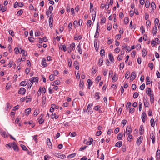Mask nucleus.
Instances as JSON below:
<instances>
[{"mask_svg":"<svg viewBox=\"0 0 160 160\" xmlns=\"http://www.w3.org/2000/svg\"><path fill=\"white\" fill-rule=\"evenodd\" d=\"M155 133L153 131H152L150 134V138L152 140V142L153 144H154L155 142Z\"/></svg>","mask_w":160,"mask_h":160,"instance_id":"obj_1","label":"nucleus"},{"mask_svg":"<svg viewBox=\"0 0 160 160\" xmlns=\"http://www.w3.org/2000/svg\"><path fill=\"white\" fill-rule=\"evenodd\" d=\"M54 155L55 156L61 159H64L65 158L66 156L64 154H61L59 153H55L54 154Z\"/></svg>","mask_w":160,"mask_h":160,"instance_id":"obj_2","label":"nucleus"},{"mask_svg":"<svg viewBox=\"0 0 160 160\" xmlns=\"http://www.w3.org/2000/svg\"><path fill=\"white\" fill-rule=\"evenodd\" d=\"M38 77H32L31 80V82L32 83V84H33V83H35V84H36L38 83Z\"/></svg>","mask_w":160,"mask_h":160,"instance_id":"obj_3","label":"nucleus"},{"mask_svg":"<svg viewBox=\"0 0 160 160\" xmlns=\"http://www.w3.org/2000/svg\"><path fill=\"white\" fill-rule=\"evenodd\" d=\"M53 19L52 17L51 16L50 17L49 19V23L50 27L52 29L53 27Z\"/></svg>","mask_w":160,"mask_h":160,"instance_id":"obj_4","label":"nucleus"},{"mask_svg":"<svg viewBox=\"0 0 160 160\" xmlns=\"http://www.w3.org/2000/svg\"><path fill=\"white\" fill-rule=\"evenodd\" d=\"M142 139L143 138L142 137L140 136L139 137L137 140V144L138 146L140 145L142 141Z\"/></svg>","mask_w":160,"mask_h":160,"instance_id":"obj_5","label":"nucleus"},{"mask_svg":"<svg viewBox=\"0 0 160 160\" xmlns=\"http://www.w3.org/2000/svg\"><path fill=\"white\" fill-rule=\"evenodd\" d=\"M144 132V129L143 125H141L139 128V134L140 135H142Z\"/></svg>","mask_w":160,"mask_h":160,"instance_id":"obj_6","label":"nucleus"},{"mask_svg":"<svg viewBox=\"0 0 160 160\" xmlns=\"http://www.w3.org/2000/svg\"><path fill=\"white\" fill-rule=\"evenodd\" d=\"M90 141H87V140H84V143L86 144L90 145L91 144L92 142H93V140L92 138H89Z\"/></svg>","mask_w":160,"mask_h":160,"instance_id":"obj_7","label":"nucleus"},{"mask_svg":"<svg viewBox=\"0 0 160 160\" xmlns=\"http://www.w3.org/2000/svg\"><path fill=\"white\" fill-rule=\"evenodd\" d=\"M30 99V98L29 96H26V97L21 98V101L23 102L26 100V102H28L29 101Z\"/></svg>","mask_w":160,"mask_h":160,"instance_id":"obj_8","label":"nucleus"},{"mask_svg":"<svg viewBox=\"0 0 160 160\" xmlns=\"http://www.w3.org/2000/svg\"><path fill=\"white\" fill-rule=\"evenodd\" d=\"M26 92V89L23 88H20L18 92V93L21 94H24Z\"/></svg>","mask_w":160,"mask_h":160,"instance_id":"obj_9","label":"nucleus"},{"mask_svg":"<svg viewBox=\"0 0 160 160\" xmlns=\"http://www.w3.org/2000/svg\"><path fill=\"white\" fill-rule=\"evenodd\" d=\"M132 132V128L131 126H128L126 128L127 134L128 135L130 134Z\"/></svg>","mask_w":160,"mask_h":160,"instance_id":"obj_10","label":"nucleus"},{"mask_svg":"<svg viewBox=\"0 0 160 160\" xmlns=\"http://www.w3.org/2000/svg\"><path fill=\"white\" fill-rule=\"evenodd\" d=\"M147 117V115L146 113L145 112H143L142 114V121L144 122L145 121L146 118Z\"/></svg>","mask_w":160,"mask_h":160,"instance_id":"obj_11","label":"nucleus"},{"mask_svg":"<svg viewBox=\"0 0 160 160\" xmlns=\"http://www.w3.org/2000/svg\"><path fill=\"white\" fill-rule=\"evenodd\" d=\"M42 62L41 63L42 65L44 67H46L47 66L48 64L46 62V60L45 58H42Z\"/></svg>","mask_w":160,"mask_h":160,"instance_id":"obj_12","label":"nucleus"},{"mask_svg":"<svg viewBox=\"0 0 160 160\" xmlns=\"http://www.w3.org/2000/svg\"><path fill=\"white\" fill-rule=\"evenodd\" d=\"M47 144L48 146V148H52V144L50 141V139L49 138H48L47 139Z\"/></svg>","mask_w":160,"mask_h":160,"instance_id":"obj_13","label":"nucleus"},{"mask_svg":"<svg viewBox=\"0 0 160 160\" xmlns=\"http://www.w3.org/2000/svg\"><path fill=\"white\" fill-rule=\"evenodd\" d=\"M73 65L75 66V68L76 69L78 70L79 69V67L78 61H75L73 63Z\"/></svg>","mask_w":160,"mask_h":160,"instance_id":"obj_14","label":"nucleus"},{"mask_svg":"<svg viewBox=\"0 0 160 160\" xmlns=\"http://www.w3.org/2000/svg\"><path fill=\"white\" fill-rule=\"evenodd\" d=\"M143 102L144 105L145 106V107H148V105H149V102L148 101V99H146L145 98H143Z\"/></svg>","mask_w":160,"mask_h":160,"instance_id":"obj_15","label":"nucleus"},{"mask_svg":"<svg viewBox=\"0 0 160 160\" xmlns=\"http://www.w3.org/2000/svg\"><path fill=\"white\" fill-rule=\"evenodd\" d=\"M136 76L135 75V73L134 72H133L131 74L130 80L133 81L136 77Z\"/></svg>","mask_w":160,"mask_h":160,"instance_id":"obj_16","label":"nucleus"},{"mask_svg":"<svg viewBox=\"0 0 160 160\" xmlns=\"http://www.w3.org/2000/svg\"><path fill=\"white\" fill-rule=\"evenodd\" d=\"M6 10V8L5 6H3L1 4H0V11L2 12H5Z\"/></svg>","mask_w":160,"mask_h":160,"instance_id":"obj_17","label":"nucleus"},{"mask_svg":"<svg viewBox=\"0 0 160 160\" xmlns=\"http://www.w3.org/2000/svg\"><path fill=\"white\" fill-rule=\"evenodd\" d=\"M122 144V141H118L117 142L115 146V147H118L119 148L121 147Z\"/></svg>","mask_w":160,"mask_h":160,"instance_id":"obj_18","label":"nucleus"},{"mask_svg":"<svg viewBox=\"0 0 160 160\" xmlns=\"http://www.w3.org/2000/svg\"><path fill=\"white\" fill-rule=\"evenodd\" d=\"M46 14L47 16L48 17H49V16L50 17H51V16L52 17L53 13L51 11H50L47 10L46 12Z\"/></svg>","mask_w":160,"mask_h":160,"instance_id":"obj_19","label":"nucleus"},{"mask_svg":"<svg viewBox=\"0 0 160 160\" xmlns=\"http://www.w3.org/2000/svg\"><path fill=\"white\" fill-rule=\"evenodd\" d=\"M28 80H26L24 81H22L20 83V85L21 86H26L28 83Z\"/></svg>","mask_w":160,"mask_h":160,"instance_id":"obj_20","label":"nucleus"},{"mask_svg":"<svg viewBox=\"0 0 160 160\" xmlns=\"http://www.w3.org/2000/svg\"><path fill=\"white\" fill-rule=\"evenodd\" d=\"M156 158L157 160L160 159V150L158 149L157 150L156 152Z\"/></svg>","mask_w":160,"mask_h":160,"instance_id":"obj_21","label":"nucleus"},{"mask_svg":"<svg viewBox=\"0 0 160 160\" xmlns=\"http://www.w3.org/2000/svg\"><path fill=\"white\" fill-rule=\"evenodd\" d=\"M15 143V142H10L8 144H6V147L7 148L8 147L9 148H12L13 145Z\"/></svg>","mask_w":160,"mask_h":160,"instance_id":"obj_22","label":"nucleus"},{"mask_svg":"<svg viewBox=\"0 0 160 160\" xmlns=\"http://www.w3.org/2000/svg\"><path fill=\"white\" fill-rule=\"evenodd\" d=\"M12 148H13V149L14 151H17V152L18 151V147L17 145H16V144L15 142L14 144L13 145Z\"/></svg>","mask_w":160,"mask_h":160,"instance_id":"obj_23","label":"nucleus"},{"mask_svg":"<svg viewBox=\"0 0 160 160\" xmlns=\"http://www.w3.org/2000/svg\"><path fill=\"white\" fill-rule=\"evenodd\" d=\"M109 60L113 63V61L114 60V58L112 55L111 53H109Z\"/></svg>","mask_w":160,"mask_h":160,"instance_id":"obj_24","label":"nucleus"},{"mask_svg":"<svg viewBox=\"0 0 160 160\" xmlns=\"http://www.w3.org/2000/svg\"><path fill=\"white\" fill-rule=\"evenodd\" d=\"M158 31V29L157 28L156 26L154 27L153 28V30H152V33L153 35H156L157 32Z\"/></svg>","mask_w":160,"mask_h":160,"instance_id":"obj_25","label":"nucleus"},{"mask_svg":"<svg viewBox=\"0 0 160 160\" xmlns=\"http://www.w3.org/2000/svg\"><path fill=\"white\" fill-rule=\"evenodd\" d=\"M100 93L99 92H96L94 94V97H97V98H96V100H99L100 99V97L99 95Z\"/></svg>","mask_w":160,"mask_h":160,"instance_id":"obj_26","label":"nucleus"},{"mask_svg":"<svg viewBox=\"0 0 160 160\" xmlns=\"http://www.w3.org/2000/svg\"><path fill=\"white\" fill-rule=\"evenodd\" d=\"M25 113L26 116H28L30 113V108H28L25 110Z\"/></svg>","mask_w":160,"mask_h":160,"instance_id":"obj_27","label":"nucleus"},{"mask_svg":"<svg viewBox=\"0 0 160 160\" xmlns=\"http://www.w3.org/2000/svg\"><path fill=\"white\" fill-rule=\"evenodd\" d=\"M123 136V134L122 133H120L118 135L117 138L118 140H121L122 139V137Z\"/></svg>","mask_w":160,"mask_h":160,"instance_id":"obj_28","label":"nucleus"},{"mask_svg":"<svg viewBox=\"0 0 160 160\" xmlns=\"http://www.w3.org/2000/svg\"><path fill=\"white\" fill-rule=\"evenodd\" d=\"M60 84V82L59 80H56L53 82L52 85L55 86V85H59Z\"/></svg>","mask_w":160,"mask_h":160,"instance_id":"obj_29","label":"nucleus"},{"mask_svg":"<svg viewBox=\"0 0 160 160\" xmlns=\"http://www.w3.org/2000/svg\"><path fill=\"white\" fill-rule=\"evenodd\" d=\"M146 85L149 84L150 83V78L149 76H147L146 78Z\"/></svg>","mask_w":160,"mask_h":160,"instance_id":"obj_30","label":"nucleus"},{"mask_svg":"<svg viewBox=\"0 0 160 160\" xmlns=\"http://www.w3.org/2000/svg\"><path fill=\"white\" fill-rule=\"evenodd\" d=\"M151 125L152 127H153L155 125V122L153 118H152L150 120Z\"/></svg>","mask_w":160,"mask_h":160,"instance_id":"obj_31","label":"nucleus"},{"mask_svg":"<svg viewBox=\"0 0 160 160\" xmlns=\"http://www.w3.org/2000/svg\"><path fill=\"white\" fill-rule=\"evenodd\" d=\"M122 49H124L125 50H129L130 49V47H128L126 45L122 46Z\"/></svg>","mask_w":160,"mask_h":160,"instance_id":"obj_32","label":"nucleus"},{"mask_svg":"<svg viewBox=\"0 0 160 160\" xmlns=\"http://www.w3.org/2000/svg\"><path fill=\"white\" fill-rule=\"evenodd\" d=\"M70 49L74 50L75 49V44L74 43H72L70 45Z\"/></svg>","mask_w":160,"mask_h":160,"instance_id":"obj_33","label":"nucleus"},{"mask_svg":"<svg viewBox=\"0 0 160 160\" xmlns=\"http://www.w3.org/2000/svg\"><path fill=\"white\" fill-rule=\"evenodd\" d=\"M87 82L88 83V88L90 89L92 83L90 79H89L88 80Z\"/></svg>","mask_w":160,"mask_h":160,"instance_id":"obj_34","label":"nucleus"},{"mask_svg":"<svg viewBox=\"0 0 160 160\" xmlns=\"http://www.w3.org/2000/svg\"><path fill=\"white\" fill-rule=\"evenodd\" d=\"M154 95H150V102L152 104L154 102Z\"/></svg>","mask_w":160,"mask_h":160,"instance_id":"obj_35","label":"nucleus"},{"mask_svg":"<svg viewBox=\"0 0 160 160\" xmlns=\"http://www.w3.org/2000/svg\"><path fill=\"white\" fill-rule=\"evenodd\" d=\"M103 62V60L102 58H100L99 60V62H98V64H99L100 66H101L102 65V63Z\"/></svg>","mask_w":160,"mask_h":160,"instance_id":"obj_36","label":"nucleus"},{"mask_svg":"<svg viewBox=\"0 0 160 160\" xmlns=\"http://www.w3.org/2000/svg\"><path fill=\"white\" fill-rule=\"evenodd\" d=\"M118 79L117 76L115 74L112 77V81L115 82Z\"/></svg>","mask_w":160,"mask_h":160,"instance_id":"obj_37","label":"nucleus"},{"mask_svg":"<svg viewBox=\"0 0 160 160\" xmlns=\"http://www.w3.org/2000/svg\"><path fill=\"white\" fill-rule=\"evenodd\" d=\"M130 74V72L128 71H127L125 74V77L126 78L128 79L129 78V74Z\"/></svg>","mask_w":160,"mask_h":160,"instance_id":"obj_38","label":"nucleus"},{"mask_svg":"<svg viewBox=\"0 0 160 160\" xmlns=\"http://www.w3.org/2000/svg\"><path fill=\"white\" fill-rule=\"evenodd\" d=\"M49 78L50 81H53L55 79L54 76L53 74H51L49 76Z\"/></svg>","mask_w":160,"mask_h":160,"instance_id":"obj_39","label":"nucleus"},{"mask_svg":"<svg viewBox=\"0 0 160 160\" xmlns=\"http://www.w3.org/2000/svg\"><path fill=\"white\" fill-rule=\"evenodd\" d=\"M32 137H33V140L34 141L35 143H37L38 141V140L37 139V138L38 137V136L36 135L34 136H32Z\"/></svg>","mask_w":160,"mask_h":160,"instance_id":"obj_40","label":"nucleus"},{"mask_svg":"<svg viewBox=\"0 0 160 160\" xmlns=\"http://www.w3.org/2000/svg\"><path fill=\"white\" fill-rule=\"evenodd\" d=\"M151 6L153 10L155 9L156 8V5H155V3L153 2H152L151 3Z\"/></svg>","mask_w":160,"mask_h":160,"instance_id":"obj_41","label":"nucleus"},{"mask_svg":"<svg viewBox=\"0 0 160 160\" xmlns=\"http://www.w3.org/2000/svg\"><path fill=\"white\" fill-rule=\"evenodd\" d=\"M76 153H74L72 154H70L69 156H68V157L70 158H71L74 157L76 156Z\"/></svg>","mask_w":160,"mask_h":160,"instance_id":"obj_42","label":"nucleus"},{"mask_svg":"<svg viewBox=\"0 0 160 160\" xmlns=\"http://www.w3.org/2000/svg\"><path fill=\"white\" fill-rule=\"evenodd\" d=\"M145 87V85L144 83L142 84L141 85L140 87V89L141 90H143L144 89Z\"/></svg>","mask_w":160,"mask_h":160,"instance_id":"obj_43","label":"nucleus"},{"mask_svg":"<svg viewBox=\"0 0 160 160\" xmlns=\"http://www.w3.org/2000/svg\"><path fill=\"white\" fill-rule=\"evenodd\" d=\"M145 7L146 8H148L150 6V3L149 2L148 0H147L146 1L145 4Z\"/></svg>","mask_w":160,"mask_h":160,"instance_id":"obj_44","label":"nucleus"},{"mask_svg":"<svg viewBox=\"0 0 160 160\" xmlns=\"http://www.w3.org/2000/svg\"><path fill=\"white\" fill-rule=\"evenodd\" d=\"M148 66L150 68L151 70H152L153 68V64L152 62L149 63L148 64Z\"/></svg>","mask_w":160,"mask_h":160,"instance_id":"obj_45","label":"nucleus"},{"mask_svg":"<svg viewBox=\"0 0 160 160\" xmlns=\"http://www.w3.org/2000/svg\"><path fill=\"white\" fill-rule=\"evenodd\" d=\"M138 95H139V94L137 92H135L133 94V97L134 98H136L138 97Z\"/></svg>","mask_w":160,"mask_h":160,"instance_id":"obj_46","label":"nucleus"},{"mask_svg":"<svg viewBox=\"0 0 160 160\" xmlns=\"http://www.w3.org/2000/svg\"><path fill=\"white\" fill-rule=\"evenodd\" d=\"M147 54V51H142V55L143 57L146 56Z\"/></svg>","mask_w":160,"mask_h":160,"instance_id":"obj_47","label":"nucleus"},{"mask_svg":"<svg viewBox=\"0 0 160 160\" xmlns=\"http://www.w3.org/2000/svg\"><path fill=\"white\" fill-rule=\"evenodd\" d=\"M44 121V119H43L42 118H41L38 121L39 123L40 124H42L43 122Z\"/></svg>","mask_w":160,"mask_h":160,"instance_id":"obj_48","label":"nucleus"},{"mask_svg":"<svg viewBox=\"0 0 160 160\" xmlns=\"http://www.w3.org/2000/svg\"><path fill=\"white\" fill-rule=\"evenodd\" d=\"M68 64L69 67L71 66L72 65V61L71 59H69L68 60Z\"/></svg>","mask_w":160,"mask_h":160,"instance_id":"obj_49","label":"nucleus"},{"mask_svg":"<svg viewBox=\"0 0 160 160\" xmlns=\"http://www.w3.org/2000/svg\"><path fill=\"white\" fill-rule=\"evenodd\" d=\"M142 103L140 102H139V106H138L139 108L138 109H139V110L140 111H141V109H142Z\"/></svg>","mask_w":160,"mask_h":160,"instance_id":"obj_50","label":"nucleus"},{"mask_svg":"<svg viewBox=\"0 0 160 160\" xmlns=\"http://www.w3.org/2000/svg\"><path fill=\"white\" fill-rule=\"evenodd\" d=\"M9 33L12 37H13L14 36V32L12 30H9Z\"/></svg>","mask_w":160,"mask_h":160,"instance_id":"obj_51","label":"nucleus"},{"mask_svg":"<svg viewBox=\"0 0 160 160\" xmlns=\"http://www.w3.org/2000/svg\"><path fill=\"white\" fill-rule=\"evenodd\" d=\"M1 135L4 138L7 137V135L6 133L5 132H1Z\"/></svg>","mask_w":160,"mask_h":160,"instance_id":"obj_52","label":"nucleus"},{"mask_svg":"<svg viewBox=\"0 0 160 160\" xmlns=\"http://www.w3.org/2000/svg\"><path fill=\"white\" fill-rule=\"evenodd\" d=\"M88 146H85L84 147H81L79 149V151H82L84 150H85L87 147Z\"/></svg>","mask_w":160,"mask_h":160,"instance_id":"obj_53","label":"nucleus"},{"mask_svg":"<svg viewBox=\"0 0 160 160\" xmlns=\"http://www.w3.org/2000/svg\"><path fill=\"white\" fill-rule=\"evenodd\" d=\"M131 106V103L130 102H128L127 103V105L126 106V107L127 108H130V107Z\"/></svg>","mask_w":160,"mask_h":160,"instance_id":"obj_54","label":"nucleus"},{"mask_svg":"<svg viewBox=\"0 0 160 160\" xmlns=\"http://www.w3.org/2000/svg\"><path fill=\"white\" fill-rule=\"evenodd\" d=\"M92 22L91 21V20H89L88 21V22L87 23V25L88 26H89V27H90L91 25Z\"/></svg>","mask_w":160,"mask_h":160,"instance_id":"obj_55","label":"nucleus"},{"mask_svg":"<svg viewBox=\"0 0 160 160\" xmlns=\"http://www.w3.org/2000/svg\"><path fill=\"white\" fill-rule=\"evenodd\" d=\"M51 106H52V108H54L56 109H58L59 108V106H56L54 104H51Z\"/></svg>","mask_w":160,"mask_h":160,"instance_id":"obj_56","label":"nucleus"},{"mask_svg":"<svg viewBox=\"0 0 160 160\" xmlns=\"http://www.w3.org/2000/svg\"><path fill=\"white\" fill-rule=\"evenodd\" d=\"M96 14V12L95 11H94L93 15H92V20L94 21V20H95Z\"/></svg>","mask_w":160,"mask_h":160,"instance_id":"obj_57","label":"nucleus"},{"mask_svg":"<svg viewBox=\"0 0 160 160\" xmlns=\"http://www.w3.org/2000/svg\"><path fill=\"white\" fill-rule=\"evenodd\" d=\"M140 29L142 30V34H143L145 32L144 28L142 26L141 27Z\"/></svg>","mask_w":160,"mask_h":160,"instance_id":"obj_58","label":"nucleus"},{"mask_svg":"<svg viewBox=\"0 0 160 160\" xmlns=\"http://www.w3.org/2000/svg\"><path fill=\"white\" fill-rule=\"evenodd\" d=\"M128 141H131V140L132 139V136L130 134H128Z\"/></svg>","mask_w":160,"mask_h":160,"instance_id":"obj_59","label":"nucleus"},{"mask_svg":"<svg viewBox=\"0 0 160 160\" xmlns=\"http://www.w3.org/2000/svg\"><path fill=\"white\" fill-rule=\"evenodd\" d=\"M106 19L105 18H102L100 23L101 24L104 23L105 22Z\"/></svg>","mask_w":160,"mask_h":160,"instance_id":"obj_60","label":"nucleus"},{"mask_svg":"<svg viewBox=\"0 0 160 160\" xmlns=\"http://www.w3.org/2000/svg\"><path fill=\"white\" fill-rule=\"evenodd\" d=\"M135 111V109L134 108H131L129 110V113H132Z\"/></svg>","mask_w":160,"mask_h":160,"instance_id":"obj_61","label":"nucleus"},{"mask_svg":"<svg viewBox=\"0 0 160 160\" xmlns=\"http://www.w3.org/2000/svg\"><path fill=\"white\" fill-rule=\"evenodd\" d=\"M46 97L43 96L42 98V104H44L45 103V100H46Z\"/></svg>","mask_w":160,"mask_h":160,"instance_id":"obj_62","label":"nucleus"},{"mask_svg":"<svg viewBox=\"0 0 160 160\" xmlns=\"http://www.w3.org/2000/svg\"><path fill=\"white\" fill-rule=\"evenodd\" d=\"M84 86V83L83 81L82 82L81 80H80V84L79 85V86L80 87L82 88Z\"/></svg>","mask_w":160,"mask_h":160,"instance_id":"obj_63","label":"nucleus"},{"mask_svg":"<svg viewBox=\"0 0 160 160\" xmlns=\"http://www.w3.org/2000/svg\"><path fill=\"white\" fill-rule=\"evenodd\" d=\"M23 12L22 10H20L18 11L17 13V14L19 16L21 15L22 13Z\"/></svg>","mask_w":160,"mask_h":160,"instance_id":"obj_64","label":"nucleus"}]
</instances>
